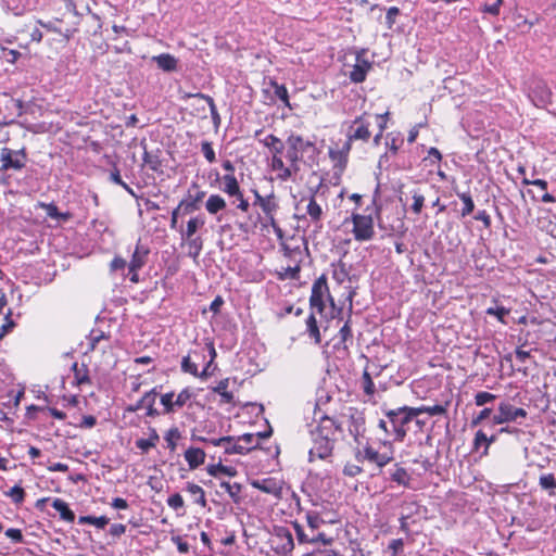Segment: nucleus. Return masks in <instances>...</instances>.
<instances>
[{
  "instance_id": "obj_29",
  "label": "nucleus",
  "mask_w": 556,
  "mask_h": 556,
  "mask_svg": "<svg viewBox=\"0 0 556 556\" xmlns=\"http://www.w3.org/2000/svg\"><path fill=\"white\" fill-rule=\"evenodd\" d=\"M186 491L189 492L192 496H194V503L199 504L201 507H206V498L204 490L192 482H188L186 485Z\"/></svg>"
},
{
  "instance_id": "obj_3",
  "label": "nucleus",
  "mask_w": 556,
  "mask_h": 556,
  "mask_svg": "<svg viewBox=\"0 0 556 556\" xmlns=\"http://www.w3.org/2000/svg\"><path fill=\"white\" fill-rule=\"evenodd\" d=\"M325 295H327L328 301L332 308L336 307L334 300L330 295L328 283H327V277L326 275H321L318 277L312 287V292L309 296V308L313 311V313H318L319 315H323L326 308V304L324 301Z\"/></svg>"
},
{
  "instance_id": "obj_12",
  "label": "nucleus",
  "mask_w": 556,
  "mask_h": 556,
  "mask_svg": "<svg viewBox=\"0 0 556 556\" xmlns=\"http://www.w3.org/2000/svg\"><path fill=\"white\" fill-rule=\"evenodd\" d=\"M149 253L150 249L141 244V240L139 239L128 264V269H141L147 263Z\"/></svg>"
},
{
  "instance_id": "obj_45",
  "label": "nucleus",
  "mask_w": 556,
  "mask_h": 556,
  "mask_svg": "<svg viewBox=\"0 0 556 556\" xmlns=\"http://www.w3.org/2000/svg\"><path fill=\"white\" fill-rule=\"evenodd\" d=\"M362 381H363V390H364L365 394L369 395V396L374 395L376 388H375L372 378H371L370 374L367 371V369H365L363 372Z\"/></svg>"
},
{
  "instance_id": "obj_59",
  "label": "nucleus",
  "mask_w": 556,
  "mask_h": 556,
  "mask_svg": "<svg viewBox=\"0 0 556 556\" xmlns=\"http://www.w3.org/2000/svg\"><path fill=\"white\" fill-rule=\"evenodd\" d=\"M201 150L205 156V159L210 162V163H213L216 161V156H215V152L213 150V147H212V143L208 142V141H203L202 144H201Z\"/></svg>"
},
{
  "instance_id": "obj_1",
  "label": "nucleus",
  "mask_w": 556,
  "mask_h": 556,
  "mask_svg": "<svg viewBox=\"0 0 556 556\" xmlns=\"http://www.w3.org/2000/svg\"><path fill=\"white\" fill-rule=\"evenodd\" d=\"M330 422H318L317 427L311 431L313 446L308 452V460L315 458L326 459L332 455L336 438L329 434Z\"/></svg>"
},
{
  "instance_id": "obj_9",
  "label": "nucleus",
  "mask_w": 556,
  "mask_h": 556,
  "mask_svg": "<svg viewBox=\"0 0 556 556\" xmlns=\"http://www.w3.org/2000/svg\"><path fill=\"white\" fill-rule=\"evenodd\" d=\"M527 412L523 408L515 407L510 403H501L498 405V412L493 416L494 425H502L509 421H515L518 418H525Z\"/></svg>"
},
{
  "instance_id": "obj_62",
  "label": "nucleus",
  "mask_w": 556,
  "mask_h": 556,
  "mask_svg": "<svg viewBox=\"0 0 556 556\" xmlns=\"http://www.w3.org/2000/svg\"><path fill=\"white\" fill-rule=\"evenodd\" d=\"M492 414V409L486 407L483 408L475 418H472L470 426L477 427L479 426L484 419L489 418Z\"/></svg>"
},
{
  "instance_id": "obj_10",
  "label": "nucleus",
  "mask_w": 556,
  "mask_h": 556,
  "mask_svg": "<svg viewBox=\"0 0 556 556\" xmlns=\"http://www.w3.org/2000/svg\"><path fill=\"white\" fill-rule=\"evenodd\" d=\"M530 97L534 105L538 108H547L553 104V93L548 86L543 81L535 84L531 90Z\"/></svg>"
},
{
  "instance_id": "obj_51",
  "label": "nucleus",
  "mask_w": 556,
  "mask_h": 556,
  "mask_svg": "<svg viewBox=\"0 0 556 556\" xmlns=\"http://www.w3.org/2000/svg\"><path fill=\"white\" fill-rule=\"evenodd\" d=\"M300 271H301L300 265H296L294 267H290L289 266V267L283 269V273L279 274V279H281V280H285V279H292V280L299 279Z\"/></svg>"
},
{
  "instance_id": "obj_55",
  "label": "nucleus",
  "mask_w": 556,
  "mask_h": 556,
  "mask_svg": "<svg viewBox=\"0 0 556 556\" xmlns=\"http://www.w3.org/2000/svg\"><path fill=\"white\" fill-rule=\"evenodd\" d=\"M276 97L290 108L288 90L283 85L274 84Z\"/></svg>"
},
{
  "instance_id": "obj_64",
  "label": "nucleus",
  "mask_w": 556,
  "mask_h": 556,
  "mask_svg": "<svg viewBox=\"0 0 556 556\" xmlns=\"http://www.w3.org/2000/svg\"><path fill=\"white\" fill-rule=\"evenodd\" d=\"M293 528L295 530V534L298 538L299 543H308L309 542V535L305 533L304 529L300 523L296 521L293 522Z\"/></svg>"
},
{
  "instance_id": "obj_57",
  "label": "nucleus",
  "mask_w": 556,
  "mask_h": 556,
  "mask_svg": "<svg viewBox=\"0 0 556 556\" xmlns=\"http://www.w3.org/2000/svg\"><path fill=\"white\" fill-rule=\"evenodd\" d=\"M103 339H108L106 334L103 332V331H94L92 330L90 336H89V340H90V348H89V351H94L96 348H97V344L103 340Z\"/></svg>"
},
{
  "instance_id": "obj_5",
  "label": "nucleus",
  "mask_w": 556,
  "mask_h": 556,
  "mask_svg": "<svg viewBox=\"0 0 556 556\" xmlns=\"http://www.w3.org/2000/svg\"><path fill=\"white\" fill-rule=\"evenodd\" d=\"M348 417V430L356 445H362L366 432L365 413L356 407H349L344 414Z\"/></svg>"
},
{
  "instance_id": "obj_58",
  "label": "nucleus",
  "mask_w": 556,
  "mask_h": 556,
  "mask_svg": "<svg viewBox=\"0 0 556 556\" xmlns=\"http://www.w3.org/2000/svg\"><path fill=\"white\" fill-rule=\"evenodd\" d=\"M167 505L175 509H181L184 507V498L179 493H175L167 498Z\"/></svg>"
},
{
  "instance_id": "obj_11",
  "label": "nucleus",
  "mask_w": 556,
  "mask_h": 556,
  "mask_svg": "<svg viewBox=\"0 0 556 556\" xmlns=\"http://www.w3.org/2000/svg\"><path fill=\"white\" fill-rule=\"evenodd\" d=\"M365 51L357 53L356 63L349 74L353 83H363L366 79L367 72L371 68V63L364 58Z\"/></svg>"
},
{
  "instance_id": "obj_24",
  "label": "nucleus",
  "mask_w": 556,
  "mask_h": 556,
  "mask_svg": "<svg viewBox=\"0 0 556 556\" xmlns=\"http://www.w3.org/2000/svg\"><path fill=\"white\" fill-rule=\"evenodd\" d=\"M393 412L397 413L399 416L403 414L401 417V424H409L412 419L420 414H424V407H408L403 406L397 409H392Z\"/></svg>"
},
{
  "instance_id": "obj_54",
  "label": "nucleus",
  "mask_w": 556,
  "mask_h": 556,
  "mask_svg": "<svg viewBox=\"0 0 556 556\" xmlns=\"http://www.w3.org/2000/svg\"><path fill=\"white\" fill-rule=\"evenodd\" d=\"M306 521L312 530L318 529L320 525L324 523V520L319 517V515L314 511H309L306 514Z\"/></svg>"
},
{
  "instance_id": "obj_34",
  "label": "nucleus",
  "mask_w": 556,
  "mask_h": 556,
  "mask_svg": "<svg viewBox=\"0 0 556 556\" xmlns=\"http://www.w3.org/2000/svg\"><path fill=\"white\" fill-rule=\"evenodd\" d=\"M386 415L393 426V430L395 432V439L397 441H403L404 438L406 437V430L404 429V426L397 425L399 414L393 410H388L386 413Z\"/></svg>"
},
{
  "instance_id": "obj_4",
  "label": "nucleus",
  "mask_w": 556,
  "mask_h": 556,
  "mask_svg": "<svg viewBox=\"0 0 556 556\" xmlns=\"http://www.w3.org/2000/svg\"><path fill=\"white\" fill-rule=\"evenodd\" d=\"M27 160L25 148L13 150L4 147L0 151V172L22 170L26 166Z\"/></svg>"
},
{
  "instance_id": "obj_33",
  "label": "nucleus",
  "mask_w": 556,
  "mask_h": 556,
  "mask_svg": "<svg viewBox=\"0 0 556 556\" xmlns=\"http://www.w3.org/2000/svg\"><path fill=\"white\" fill-rule=\"evenodd\" d=\"M160 440V437L154 428H150V438L149 439H138L136 441V446L140 448L142 452H148L151 447H154L156 442Z\"/></svg>"
},
{
  "instance_id": "obj_40",
  "label": "nucleus",
  "mask_w": 556,
  "mask_h": 556,
  "mask_svg": "<svg viewBox=\"0 0 556 556\" xmlns=\"http://www.w3.org/2000/svg\"><path fill=\"white\" fill-rule=\"evenodd\" d=\"M143 162L144 164L153 172H160L162 167V161L156 154L148 152L144 150L143 153Z\"/></svg>"
},
{
  "instance_id": "obj_30",
  "label": "nucleus",
  "mask_w": 556,
  "mask_h": 556,
  "mask_svg": "<svg viewBox=\"0 0 556 556\" xmlns=\"http://www.w3.org/2000/svg\"><path fill=\"white\" fill-rule=\"evenodd\" d=\"M205 207L210 214H216L226 207V201L219 194H212L207 199Z\"/></svg>"
},
{
  "instance_id": "obj_22",
  "label": "nucleus",
  "mask_w": 556,
  "mask_h": 556,
  "mask_svg": "<svg viewBox=\"0 0 556 556\" xmlns=\"http://www.w3.org/2000/svg\"><path fill=\"white\" fill-rule=\"evenodd\" d=\"M72 371L74 372V378L77 386H83L91 382L87 365L81 364L79 366L78 363H74L72 365Z\"/></svg>"
},
{
  "instance_id": "obj_49",
  "label": "nucleus",
  "mask_w": 556,
  "mask_h": 556,
  "mask_svg": "<svg viewBox=\"0 0 556 556\" xmlns=\"http://www.w3.org/2000/svg\"><path fill=\"white\" fill-rule=\"evenodd\" d=\"M0 51L2 52L0 58L9 63H15L17 59L21 56V53L17 50L8 49L2 45H0Z\"/></svg>"
},
{
  "instance_id": "obj_15",
  "label": "nucleus",
  "mask_w": 556,
  "mask_h": 556,
  "mask_svg": "<svg viewBox=\"0 0 556 556\" xmlns=\"http://www.w3.org/2000/svg\"><path fill=\"white\" fill-rule=\"evenodd\" d=\"M205 452L200 447H189L185 452V459L191 470L201 466L205 460Z\"/></svg>"
},
{
  "instance_id": "obj_6",
  "label": "nucleus",
  "mask_w": 556,
  "mask_h": 556,
  "mask_svg": "<svg viewBox=\"0 0 556 556\" xmlns=\"http://www.w3.org/2000/svg\"><path fill=\"white\" fill-rule=\"evenodd\" d=\"M353 235L356 241H368L375 236L371 215L352 214Z\"/></svg>"
},
{
  "instance_id": "obj_18",
  "label": "nucleus",
  "mask_w": 556,
  "mask_h": 556,
  "mask_svg": "<svg viewBox=\"0 0 556 556\" xmlns=\"http://www.w3.org/2000/svg\"><path fill=\"white\" fill-rule=\"evenodd\" d=\"M156 396V388H153L149 392L144 393V395L141 397V403H143L144 407L147 408V416L149 417H156L160 415L159 410L154 408Z\"/></svg>"
},
{
  "instance_id": "obj_39",
  "label": "nucleus",
  "mask_w": 556,
  "mask_h": 556,
  "mask_svg": "<svg viewBox=\"0 0 556 556\" xmlns=\"http://www.w3.org/2000/svg\"><path fill=\"white\" fill-rule=\"evenodd\" d=\"M41 207L45 208L47 215L54 219L67 220L70 213H60L58 206L54 203H41Z\"/></svg>"
},
{
  "instance_id": "obj_41",
  "label": "nucleus",
  "mask_w": 556,
  "mask_h": 556,
  "mask_svg": "<svg viewBox=\"0 0 556 556\" xmlns=\"http://www.w3.org/2000/svg\"><path fill=\"white\" fill-rule=\"evenodd\" d=\"M257 446L254 445V446H244V445H241V444H238V443H226L225 444V453L228 454V455H231V454H240V455H243V454H247L249 453L252 448H255Z\"/></svg>"
},
{
  "instance_id": "obj_37",
  "label": "nucleus",
  "mask_w": 556,
  "mask_h": 556,
  "mask_svg": "<svg viewBox=\"0 0 556 556\" xmlns=\"http://www.w3.org/2000/svg\"><path fill=\"white\" fill-rule=\"evenodd\" d=\"M78 523L80 525H93L99 529H103L109 523V518L105 516L94 517V516H81L78 519Z\"/></svg>"
},
{
  "instance_id": "obj_19",
  "label": "nucleus",
  "mask_w": 556,
  "mask_h": 556,
  "mask_svg": "<svg viewBox=\"0 0 556 556\" xmlns=\"http://www.w3.org/2000/svg\"><path fill=\"white\" fill-rule=\"evenodd\" d=\"M205 224V219L203 216H195L193 218H191L188 223H187V228L186 230H182L180 229V235H181V238L182 239H190V238H194V233L198 231L199 228L203 227Z\"/></svg>"
},
{
  "instance_id": "obj_52",
  "label": "nucleus",
  "mask_w": 556,
  "mask_h": 556,
  "mask_svg": "<svg viewBox=\"0 0 556 556\" xmlns=\"http://www.w3.org/2000/svg\"><path fill=\"white\" fill-rule=\"evenodd\" d=\"M496 399L495 394L481 391L475 395V403L477 406H483L486 403L493 402Z\"/></svg>"
},
{
  "instance_id": "obj_27",
  "label": "nucleus",
  "mask_w": 556,
  "mask_h": 556,
  "mask_svg": "<svg viewBox=\"0 0 556 556\" xmlns=\"http://www.w3.org/2000/svg\"><path fill=\"white\" fill-rule=\"evenodd\" d=\"M390 478L400 485L406 488L409 486L410 477L406 469L401 467L399 464L394 466V470L390 473Z\"/></svg>"
},
{
  "instance_id": "obj_32",
  "label": "nucleus",
  "mask_w": 556,
  "mask_h": 556,
  "mask_svg": "<svg viewBox=\"0 0 556 556\" xmlns=\"http://www.w3.org/2000/svg\"><path fill=\"white\" fill-rule=\"evenodd\" d=\"M359 446L361 445H356L355 447V459L358 463H362L364 460L372 463L377 451L368 444H366L364 448H361Z\"/></svg>"
},
{
  "instance_id": "obj_36",
  "label": "nucleus",
  "mask_w": 556,
  "mask_h": 556,
  "mask_svg": "<svg viewBox=\"0 0 556 556\" xmlns=\"http://www.w3.org/2000/svg\"><path fill=\"white\" fill-rule=\"evenodd\" d=\"M263 143L268 147L274 154H281L285 150L283 142L275 135H268Z\"/></svg>"
},
{
  "instance_id": "obj_48",
  "label": "nucleus",
  "mask_w": 556,
  "mask_h": 556,
  "mask_svg": "<svg viewBox=\"0 0 556 556\" xmlns=\"http://www.w3.org/2000/svg\"><path fill=\"white\" fill-rule=\"evenodd\" d=\"M326 421L330 422L329 434L334 437L336 432H342L343 431L341 422H339L338 420H336L332 417H329L328 415H323L320 417V419H319V422H326Z\"/></svg>"
},
{
  "instance_id": "obj_61",
  "label": "nucleus",
  "mask_w": 556,
  "mask_h": 556,
  "mask_svg": "<svg viewBox=\"0 0 556 556\" xmlns=\"http://www.w3.org/2000/svg\"><path fill=\"white\" fill-rule=\"evenodd\" d=\"M413 199H414V203L412 205V210L415 214L418 215V214H420V212L422 210L425 197L418 192H414Z\"/></svg>"
},
{
  "instance_id": "obj_13",
  "label": "nucleus",
  "mask_w": 556,
  "mask_h": 556,
  "mask_svg": "<svg viewBox=\"0 0 556 556\" xmlns=\"http://www.w3.org/2000/svg\"><path fill=\"white\" fill-rule=\"evenodd\" d=\"M251 485L254 489H257L267 494H271L277 498L281 497L282 488L273 478H267V479H263V480H254L251 482Z\"/></svg>"
},
{
  "instance_id": "obj_42",
  "label": "nucleus",
  "mask_w": 556,
  "mask_h": 556,
  "mask_svg": "<svg viewBox=\"0 0 556 556\" xmlns=\"http://www.w3.org/2000/svg\"><path fill=\"white\" fill-rule=\"evenodd\" d=\"M260 206L265 215H270V213L276 212L279 207L274 193L266 195L264 202Z\"/></svg>"
},
{
  "instance_id": "obj_7",
  "label": "nucleus",
  "mask_w": 556,
  "mask_h": 556,
  "mask_svg": "<svg viewBox=\"0 0 556 556\" xmlns=\"http://www.w3.org/2000/svg\"><path fill=\"white\" fill-rule=\"evenodd\" d=\"M274 552L278 556H291L294 549L292 533L286 527H276L274 529Z\"/></svg>"
},
{
  "instance_id": "obj_28",
  "label": "nucleus",
  "mask_w": 556,
  "mask_h": 556,
  "mask_svg": "<svg viewBox=\"0 0 556 556\" xmlns=\"http://www.w3.org/2000/svg\"><path fill=\"white\" fill-rule=\"evenodd\" d=\"M224 188L223 191L227 193L230 197H233L235 194H240V187L237 178L233 176V174H226L223 177Z\"/></svg>"
},
{
  "instance_id": "obj_23",
  "label": "nucleus",
  "mask_w": 556,
  "mask_h": 556,
  "mask_svg": "<svg viewBox=\"0 0 556 556\" xmlns=\"http://www.w3.org/2000/svg\"><path fill=\"white\" fill-rule=\"evenodd\" d=\"M219 486L222 489H224L228 495L230 496V498L232 500L233 503L236 504H240L241 501H242V496H241V491H242V485L240 483H229L228 481H222L219 483Z\"/></svg>"
},
{
  "instance_id": "obj_35",
  "label": "nucleus",
  "mask_w": 556,
  "mask_h": 556,
  "mask_svg": "<svg viewBox=\"0 0 556 556\" xmlns=\"http://www.w3.org/2000/svg\"><path fill=\"white\" fill-rule=\"evenodd\" d=\"M457 197L463 201L464 207L460 211V216L466 217L475 210V203L469 192H456Z\"/></svg>"
},
{
  "instance_id": "obj_17",
  "label": "nucleus",
  "mask_w": 556,
  "mask_h": 556,
  "mask_svg": "<svg viewBox=\"0 0 556 556\" xmlns=\"http://www.w3.org/2000/svg\"><path fill=\"white\" fill-rule=\"evenodd\" d=\"M316 314L317 313H313V311H311L308 317L306 318V333L308 334L309 339L314 341L315 344H320L321 334L318 321L315 316Z\"/></svg>"
},
{
  "instance_id": "obj_14",
  "label": "nucleus",
  "mask_w": 556,
  "mask_h": 556,
  "mask_svg": "<svg viewBox=\"0 0 556 556\" xmlns=\"http://www.w3.org/2000/svg\"><path fill=\"white\" fill-rule=\"evenodd\" d=\"M205 197V191H198L194 195L188 194V199L179 202V208H182V214H190L200 207V203Z\"/></svg>"
},
{
  "instance_id": "obj_43",
  "label": "nucleus",
  "mask_w": 556,
  "mask_h": 556,
  "mask_svg": "<svg viewBox=\"0 0 556 556\" xmlns=\"http://www.w3.org/2000/svg\"><path fill=\"white\" fill-rule=\"evenodd\" d=\"M181 370L195 377L198 375V364L192 359L191 354L182 357Z\"/></svg>"
},
{
  "instance_id": "obj_46",
  "label": "nucleus",
  "mask_w": 556,
  "mask_h": 556,
  "mask_svg": "<svg viewBox=\"0 0 556 556\" xmlns=\"http://www.w3.org/2000/svg\"><path fill=\"white\" fill-rule=\"evenodd\" d=\"M174 395V392H168L161 396V403L164 406V414H170L175 410V407H177L173 401Z\"/></svg>"
},
{
  "instance_id": "obj_26",
  "label": "nucleus",
  "mask_w": 556,
  "mask_h": 556,
  "mask_svg": "<svg viewBox=\"0 0 556 556\" xmlns=\"http://www.w3.org/2000/svg\"><path fill=\"white\" fill-rule=\"evenodd\" d=\"M306 213L311 217V220L315 224H318L323 216V208L321 206L316 202L315 195L312 194L308 199V203L306 206Z\"/></svg>"
},
{
  "instance_id": "obj_21",
  "label": "nucleus",
  "mask_w": 556,
  "mask_h": 556,
  "mask_svg": "<svg viewBox=\"0 0 556 556\" xmlns=\"http://www.w3.org/2000/svg\"><path fill=\"white\" fill-rule=\"evenodd\" d=\"M206 471L212 477H218L220 473L229 477H235L238 472L235 467L225 466L219 462L218 464H211L206 467Z\"/></svg>"
},
{
  "instance_id": "obj_63",
  "label": "nucleus",
  "mask_w": 556,
  "mask_h": 556,
  "mask_svg": "<svg viewBox=\"0 0 556 556\" xmlns=\"http://www.w3.org/2000/svg\"><path fill=\"white\" fill-rule=\"evenodd\" d=\"M192 396V392L186 388L184 389L176 397L175 404L177 407H182L187 401H189Z\"/></svg>"
},
{
  "instance_id": "obj_56",
  "label": "nucleus",
  "mask_w": 556,
  "mask_h": 556,
  "mask_svg": "<svg viewBox=\"0 0 556 556\" xmlns=\"http://www.w3.org/2000/svg\"><path fill=\"white\" fill-rule=\"evenodd\" d=\"M486 314L496 316L500 321L505 323L504 317L509 314V309L503 306L489 307Z\"/></svg>"
},
{
  "instance_id": "obj_2",
  "label": "nucleus",
  "mask_w": 556,
  "mask_h": 556,
  "mask_svg": "<svg viewBox=\"0 0 556 556\" xmlns=\"http://www.w3.org/2000/svg\"><path fill=\"white\" fill-rule=\"evenodd\" d=\"M287 144L288 150L286 157L295 170L299 169L298 163L303 159L305 153H309V156H314L317 152V149L312 141L304 140L299 135H290L287 139Z\"/></svg>"
},
{
  "instance_id": "obj_53",
  "label": "nucleus",
  "mask_w": 556,
  "mask_h": 556,
  "mask_svg": "<svg viewBox=\"0 0 556 556\" xmlns=\"http://www.w3.org/2000/svg\"><path fill=\"white\" fill-rule=\"evenodd\" d=\"M503 0H486L483 5V12H486L492 15H497L500 13V7Z\"/></svg>"
},
{
  "instance_id": "obj_60",
  "label": "nucleus",
  "mask_w": 556,
  "mask_h": 556,
  "mask_svg": "<svg viewBox=\"0 0 556 556\" xmlns=\"http://www.w3.org/2000/svg\"><path fill=\"white\" fill-rule=\"evenodd\" d=\"M11 314L12 312L9 311L5 315V323L0 328V340H2L15 326L14 321L11 319Z\"/></svg>"
},
{
  "instance_id": "obj_8",
  "label": "nucleus",
  "mask_w": 556,
  "mask_h": 556,
  "mask_svg": "<svg viewBox=\"0 0 556 556\" xmlns=\"http://www.w3.org/2000/svg\"><path fill=\"white\" fill-rule=\"evenodd\" d=\"M369 126L370 123L366 119V114L357 116L348 129L346 137L349 138V141L359 140L367 142L371 136Z\"/></svg>"
},
{
  "instance_id": "obj_50",
  "label": "nucleus",
  "mask_w": 556,
  "mask_h": 556,
  "mask_svg": "<svg viewBox=\"0 0 556 556\" xmlns=\"http://www.w3.org/2000/svg\"><path fill=\"white\" fill-rule=\"evenodd\" d=\"M180 438V432L177 428H172L167 431L165 435V441L167 442V447L174 452L176 450V440Z\"/></svg>"
},
{
  "instance_id": "obj_16",
  "label": "nucleus",
  "mask_w": 556,
  "mask_h": 556,
  "mask_svg": "<svg viewBox=\"0 0 556 556\" xmlns=\"http://www.w3.org/2000/svg\"><path fill=\"white\" fill-rule=\"evenodd\" d=\"M152 61L156 63L157 67L164 72H175L177 70V59L169 53H162L154 55Z\"/></svg>"
},
{
  "instance_id": "obj_47",
  "label": "nucleus",
  "mask_w": 556,
  "mask_h": 556,
  "mask_svg": "<svg viewBox=\"0 0 556 556\" xmlns=\"http://www.w3.org/2000/svg\"><path fill=\"white\" fill-rule=\"evenodd\" d=\"M539 484L543 490H554L556 489V478L553 473L542 475Z\"/></svg>"
},
{
  "instance_id": "obj_20",
  "label": "nucleus",
  "mask_w": 556,
  "mask_h": 556,
  "mask_svg": "<svg viewBox=\"0 0 556 556\" xmlns=\"http://www.w3.org/2000/svg\"><path fill=\"white\" fill-rule=\"evenodd\" d=\"M52 507L59 511L61 519L67 522H73L75 520V514L70 509L68 504L65 501L61 498H54L52 502Z\"/></svg>"
},
{
  "instance_id": "obj_38",
  "label": "nucleus",
  "mask_w": 556,
  "mask_h": 556,
  "mask_svg": "<svg viewBox=\"0 0 556 556\" xmlns=\"http://www.w3.org/2000/svg\"><path fill=\"white\" fill-rule=\"evenodd\" d=\"M187 240L189 247L188 255L193 260H197L203 249V240L201 237H194Z\"/></svg>"
},
{
  "instance_id": "obj_31",
  "label": "nucleus",
  "mask_w": 556,
  "mask_h": 556,
  "mask_svg": "<svg viewBox=\"0 0 556 556\" xmlns=\"http://www.w3.org/2000/svg\"><path fill=\"white\" fill-rule=\"evenodd\" d=\"M351 316L348 318V320L344 323V325L339 330V342L337 343V348L340 349L341 346L344 350H348V341H352V329L350 326Z\"/></svg>"
},
{
  "instance_id": "obj_44",
  "label": "nucleus",
  "mask_w": 556,
  "mask_h": 556,
  "mask_svg": "<svg viewBox=\"0 0 556 556\" xmlns=\"http://www.w3.org/2000/svg\"><path fill=\"white\" fill-rule=\"evenodd\" d=\"M4 494L12 498L13 503L16 505L22 504L25 498V491L20 485H14Z\"/></svg>"
},
{
  "instance_id": "obj_25",
  "label": "nucleus",
  "mask_w": 556,
  "mask_h": 556,
  "mask_svg": "<svg viewBox=\"0 0 556 556\" xmlns=\"http://www.w3.org/2000/svg\"><path fill=\"white\" fill-rule=\"evenodd\" d=\"M188 97H194V98H199L201 100H204L208 104V106H210L211 117H212L214 126L216 128L219 127V125H220V116H219V113L217 112L214 99L212 97H210L207 94H204V93H200V92L199 93H194V94H189Z\"/></svg>"
}]
</instances>
